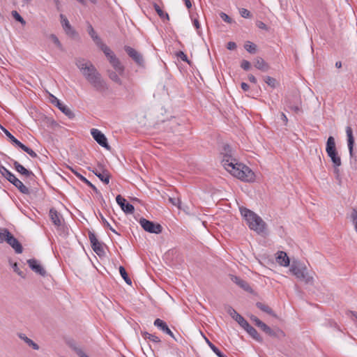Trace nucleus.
<instances>
[{"label": "nucleus", "instance_id": "64", "mask_svg": "<svg viewBox=\"0 0 357 357\" xmlns=\"http://www.w3.org/2000/svg\"><path fill=\"white\" fill-rule=\"evenodd\" d=\"M153 340L155 342H160V340L157 337H155V338H153Z\"/></svg>", "mask_w": 357, "mask_h": 357}, {"label": "nucleus", "instance_id": "56", "mask_svg": "<svg viewBox=\"0 0 357 357\" xmlns=\"http://www.w3.org/2000/svg\"><path fill=\"white\" fill-rule=\"evenodd\" d=\"M281 117L282 121L284 122V124H287L288 121L287 116L284 113H282Z\"/></svg>", "mask_w": 357, "mask_h": 357}, {"label": "nucleus", "instance_id": "48", "mask_svg": "<svg viewBox=\"0 0 357 357\" xmlns=\"http://www.w3.org/2000/svg\"><path fill=\"white\" fill-rule=\"evenodd\" d=\"M257 26L260 29L266 30L267 26L261 21L257 22Z\"/></svg>", "mask_w": 357, "mask_h": 357}, {"label": "nucleus", "instance_id": "47", "mask_svg": "<svg viewBox=\"0 0 357 357\" xmlns=\"http://www.w3.org/2000/svg\"><path fill=\"white\" fill-rule=\"evenodd\" d=\"M351 218L355 225L356 221H357V211L354 209L351 214Z\"/></svg>", "mask_w": 357, "mask_h": 357}, {"label": "nucleus", "instance_id": "10", "mask_svg": "<svg viewBox=\"0 0 357 357\" xmlns=\"http://www.w3.org/2000/svg\"><path fill=\"white\" fill-rule=\"evenodd\" d=\"M116 201L117 204L120 206L121 208L126 213L132 214L134 212V206L132 204L128 203L126 199L123 198L121 195H117L116 197Z\"/></svg>", "mask_w": 357, "mask_h": 357}, {"label": "nucleus", "instance_id": "2", "mask_svg": "<svg viewBox=\"0 0 357 357\" xmlns=\"http://www.w3.org/2000/svg\"><path fill=\"white\" fill-rule=\"evenodd\" d=\"M77 66L81 70L83 75L89 82L97 90L101 91L105 89V84L102 79L100 75L98 73L93 65L84 59H79L76 63Z\"/></svg>", "mask_w": 357, "mask_h": 357}, {"label": "nucleus", "instance_id": "25", "mask_svg": "<svg viewBox=\"0 0 357 357\" xmlns=\"http://www.w3.org/2000/svg\"><path fill=\"white\" fill-rule=\"evenodd\" d=\"M231 280L234 283H236L237 285H238L240 287L245 290H248L250 289L249 284L245 280L241 279L237 276L231 275Z\"/></svg>", "mask_w": 357, "mask_h": 357}, {"label": "nucleus", "instance_id": "36", "mask_svg": "<svg viewBox=\"0 0 357 357\" xmlns=\"http://www.w3.org/2000/svg\"><path fill=\"white\" fill-rule=\"evenodd\" d=\"M257 307L260 309L261 310L268 313V314H272V310L266 305H264L261 303H257Z\"/></svg>", "mask_w": 357, "mask_h": 357}, {"label": "nucleus", "instance_id": "15", "mask_svg": "<svg viewBox=\"0 0 357 357\" xmlns=\"http://www.w3.org/2000/svg\"><path fill=\"white\" fill-rule=\"evenodd\" d=\"M125 50L137 63L141 65L143 63L142 56L137 50L129 46H126Z\"/></svg>", "mask_w": 357, "mask_h": 357}, {"label": "nucleus", "instance_id": "23", "mask_svg": "<svg viewBox=\"0 0 357 357\" xmlns=\"http://www.w3.org/2000/svg\"><path fill=\"white\" fill-rule=\"evenodd\" d=\"M53 98L54 100H52V102L56 103V105L62 112H63L67 116H70L72 114L71 110L68 107L61 103L56 98Z\"/></svg>", "mask_w": 357, "mask_h": 357}, {"label": "nucleus", "instance_id": "55", "mask_svg": "<svg viewBox=\"0 0 357 357\" xmlns=\"http://www.w3.org/2000/svg\"><path fill=\"white\" fill-rule=\"evenodd\" d=\"M241 89L245 91H247L248 89H249V86L248 84L245 83V82H242L241 83Z\"/></svg>", "mask_w": 357, "mask_h": 357}, {"label": "nucleus", "instance_id": "1", "mask_svg": "<svg viewBox=\"0 0 357 357\" xmlns=\"http://www.w3.org/2000/svg\"><path fill=\"white\" fill-rule=\"evenodd\" d=\"M225 169L234 177L245 182H254L256 176L254 172L243 163L238 162L235 158L226 155L222 160Z\"/></svg>", "mask_w": 357, "mask_h": 357}, {"label": "nucleus", "instance_id": "58", "mask_svg": "<svg viewBox=\"0 0 357 357\" xmlns=\"http://www.w3.org/2000/svg\"><path fill=\"white\" fill-rule=\"evenodd\" d=\"M54 3H55V6L58 10H60V1L59 0H53Z\"/></svg>", "mask_w": 357, "mask_h": 357}, {"label": "nucleus", "instance_id": "50", "mask_svg": "<svg viewBox=\"0 0 357 357\" xmlns=\"http://www.w3.org/2000/svg\"><path fill=\"white\" fill-rule=\"evenodd\" d=\"M13 270L15 272H16L19 275L24 277L22 272L20 271L17 263H15L13 266Z\"/></svg>", "mask_w": 357, "mask_h": 357}, {"label": "nucleus", "instance_id": "5", "mask_svg": "<svg viewBox=\"0 0 357 357\" xmlns=\"http://www.w3.org/2000/svg\"><path fill=\"white\" fill-rule=\"evenodd\" d=\"M289 271L305 284H312L314 283L313 275L308 273L307 266L303 264L294 261L290 266Z\"/></svg>", "mask_w": 357, "mask_h": 357}, {"label": "nucleus", "instance_id": "18", "mask_svg": "<svg viewBox=\"0 0 357 357\" xmlns=\"http://www.w3.org/2000/svg\"><path fill=\"white\" fill-rule=\"evenodd\" d=\"M109 63L113 66L114 70L119 73V75L122 76L124 73V66L121 63L119 59L115 56L110 59Z\"/></svg>", "mask_w": 357, "mask_h": 357}, {"label": "nucleus", "instance_id": "59", "mask_svg": "<svg viewBox=\"0 0 357 357\" xmlns=\"http://www.w3.org/2000/svg\"><path fill=\"white\" fill-rule=\"evenodd\" d=\"M194 25L197 29L199 28V23L197 20H194Z\"/></svg>", "mask_w": 357, "mask_h": 357}, {"label": "nucleus", "instance_id": "54", "mask_svg": "<svg viewBox=\"0 0 357 357\" xmlns=\"http://www.w3.org/2000/svg\"><path fill=\"white\" fill-rule=\"evenodd\" d=\"M248 79L250 82L256 84L257 83V79L253 75H248Z\"/></svg>", "mask_w": 357, "mask_h": 357}, {"label": "nucleus", "instance_id": "22", "mask_svg": "<svg viewBox=\"0 0 357 357\" xmlns=\"http://www.w3.org/2000/svg\"><path fill=\"white\" fill-rule=\"evenodd\" d=\"M14 167L15 170L20 174L24 175L26 177L32 175V172L26 169L23 165H20L18 162L15 161L14 162Z\"/></svg>", "mask_w": 357, "mask_h": 357}, {"label": "nucleus", "instance_id": "21", "mask_svg": "<svg viewBox=\"0 0 357 357\" xmlns=\"http://www.w3.org/2000/svg\"><path fill=\"white\" fill-rule=\"evenodd\" d=\"M60 17H61V22L62 26H63V29L65 30V31L66 32V33L67 34H73V30L68 19L62 14L60 15Z\"/></svg>", "mask_w": 357, "mask_h": 357}, {"label": "nucleus", "instance_id": "31", "mask_svg": "<svg viewBox=\"0 0 357 357\" xmlns=\"http://www.w3.org/2000/svg\"><path fill=\"white\" fill-rule=\"evenodd\" d=\"M20 337L27 344L34 349H38V346L34 343L31 339L28 338L23 334L20 335Z\"/></svg>", "mask_w": 357, "mask_h": 357}, {"label": "nucleus", "instance_id": "14", "mask_svg": "<svg viewBox=\"0 0 357 357\" xmlns=\"http://www.w3.org/2000/svg\"><path fill=\"white\" fill-rule=\"evenodd\" d=\"M275 260L282 266L287 267L289 266L290 260L285 252L278 251L275 254Z\"/></svg>", "mask_w": 357, "mask_h": 357}, {"label": "nucleus", "instance_id": "62", "mask_svg": "<svg viewBox=\"0 0 357 357\" xmlns=\"http://www.w3.org/2000/svg\"><path fill=\"white\" fill-rule=\"evenodd\" d=\"M79 356H80L81 357H88V356H87L85 354H84L83 352H80Z\"/></svg>", "mask_w": 357, "mask_h": 357}, {"label": "nucleus", "instance_id": "39", "mask_svg": "<svg viewBox=\"0 0 357 357\" xmlns=\"http://www.w3.org/2000/svg\"><path fill=\"white\" fill-rule=\"evenodd\" d=\"M12 15L17 21L20 22L22 24H25V21L16 10L12 11Z\"/></svg>", "mask_w": 357, "mask_h": 357}, {"label": "nucleus", "instance_id": "53", "mask_svg": "<svg viewBox=\"0 0 357 357\" xmlns=\"http://www.w3.org/2000/svg\"><path fill=\"white\" fill-rule=\"evenodd\" d=\"M51 39L52 40V41L57 45V46H60L61 44H60V42L58 39V38L56 36H55L54 35H52L51 36Z\"/></svg>", "mask_w": 357, "mask_h": 357}, {"label": "nucleus", "instance_id": "13", "mask_svg": "<svg viewBox=\"0 0 357 357\" xmlns=\"http://www.w3.org/2000/svg\"><path fill=\"white\" fill-rule=\"evenodd\" d=\"M345 130L347 138V146L349 151V155L351 157H352L354 154V137L353 135V130L350 126H347Z\"/></svg>", "mask_w": 357, "mask_h": 357}, {"label": "nucleus", "instance_id": "3", "mask_svg": "<svg viewBox=\"0 0 357 357\" xmlns=\"http://www.w3.org/2000/svg\"><path fill=\"white\" fill-rule=\"evenodd\" d=\"M239 210L243 220L251 230L259 234L266 231V222L257 213L245 207H240Z\"/></svg>", "mask_w": 357, "mask_h": 357}, {"label": "nucleus", "instance_id": "32", "mask_svg": "<svg viewBox=\"0 0 357 357\" xmlns=\"http://www.w3.org/2000/svg\"><path fill=\"white\" fill-rule=\"evenodd\" d=\"M245 49L250 53H255L257 50V46L250 41H247L244 45Z\"/></svg>", "mask_w": 357, "mask_h": 357}, {"label": "nucleus", "instance_id": "63", "mask_svg": "<svg viewBox=\"0 0 357 357\" xmlns=\"http://www.w3.org/2000/svg\"><path fill=\"white\" fill-rule=\"evenodd\" d=\"M354 229H355L356 232L357 233V220L355 222Z\"/></svg>", "mask_w": 357, "mask_h": 357}, {"label": "nucleus", "instance_id": "49", "mask_svg": "<svg viewBox=\"0 0 357 357\" xmlns=\"http://www.w3.org/2000/svg\"><path fill=\"white\" fill-rule=\"evenodd\" d=\"M227 47L229 50H234L236 48V44L234 42H229L227 45Z\"/></svg>", "mask_w": 357, "mask_h": 357}, {"label": "nucleus", "instance_id": "28", "mask_svg": "<svg viewBox=\"0 0 357 357\" xmlns=\"http://www.w3.org/2000/svg\"><path fill=\"white\" fill-rule=\"evenodd\" d=\"M1 130L5 133V135L9 138V139L11 141L13 144L15 145L19 146L22 144L18 139H17L8 130H6L5 128L1 126Z\"/></svg>", "mask_w": 357, "mask_h": 357}, {"label": "nucleus", "instance_id": "11", "mask_svg": "<svg viewBox=\"0 0 357 357\" xmlns=\"http://www.w3.org/2000/svg\"><path fill=\"white\" fill-rule=\"evenodd\" d=\"M27 264H29L30 268L36 273L41 276H45L46 275L45 268L38 260L35 259H30L27 260Z\"/></svg>", "mask_w": 357, "mask_h": 357}, {"label": "nucleus", "instance_id": "4", "mask_svg": "<svg viewBox=\"0 0 357 357\" xmlns=\"http://www.w3.org/2000/svg\"><path fill=\"white\" fill-rule=\"evenodd\" d=\"M326 151L333 162L335 174L337 176H339V167L342 165V160L336 149L335 139L332 136H330L327 139Z\"/></svg>", "mask_w": 357, "mask_h": 357}, {"label": "nucleus", "instance_id": "8", "mask_svg": "<svg viewBox=\"0 0 357 357\" xmlns=\"http://www.w3.org/2000/svg\"><path fill=\"white\" fill-rule=\"evenodd\" d=\"M91 134L93 139L98 143L101 146L109 149L110 146L107 143V139L105 135L96 128H92L91 130Z\"/></svg>", "mask_w": 357, "mask_h": 357}, {"label": "nucleus", "instance_id": "27", "mask_svg": "<svg viewBox=\"0 0 357 357\" xmlns=\"http://www.w3.org/2000/svg\"><path fill=\"white\" fill-rule=\"evenodd\" d=\"M249 335H250L254 339L257 340H260V335L257 333V330L251 326L249 324H248V326H245L243 328Z\"/></svg>", "mask_w": 357, "mask_h": 357}, {"label": "nucleus", "instance_id": "57", "mask_svg": "<svg viewBox=\"0 0 357 357\" xmlns=\"http://www.w3.org/2000/svg\"><path fill=\"white\" fill-rule=\"evenodd\" d=\"M185 4L188 8H190L192 7V3L190 0H185Z\"/></svg>", "mask_w": 357, "mask_h": 357}, {"label": "nucleus", "instance_id": "52", "mask_svg": "<svg viewBox=\"0 0 357 357\" xmlns=\"http://www.w3.org/2000/svg\"><path fill=\"white\" fill-rule=\"evenodd\" d=\"M169 202H170L171 203H172L174 205H175V206H178L179 207V204H180V203H181L180 199H173V198H169Z\"/></svg>", "mask_w": 357, "mask_h": 357}, {"label": "nucleus", "instance_id": "43", "mask_svg": "<svg viewBox=\"0 0 357 357\" xmlns=\"http://www.w3.org/2000/svg\"><path fill=\"white\" fill-rule=\"evenodd\" d=\"M8 233L10 232L6 229H4L3 231H0V242L6 241Z\"/></svg>", "mask_w": 357, "mask_h": 357}, {"label": "nucleus", "instance_id": "6", "mask_svg": "<svg viewBox=\"0 0 357 357\" xmlns=\"http://www.w3.org/2000/svg\"><path fill=\"white\" fill-rule=\"evenodd\" d=\"M0 173L8 181L13 183L21 192L24 194L29 193V191L28 188L26 187L21 181L17 178L16 176L6 167L1 166Z\"/></svg>", "mask_w": 357, "mask_h": 357}, {"label": "nucleus", "instance_id": "9", "mask_svg": "<svg viewBox=\"0 0 357 357\" xmlns=\"http://www.w3.org/2000/svg\"><path fill=\"white\" fill-rule=\"evenodd\" d=\"M93 172L105 184H108L109 183V173L107 169H104L102 166L99 165L97 167H96L93 170Z\"/></svg>", "mask_w": 357, "mask_h": 357}, {"label": "nucleus", "instance_id": "34", "mask_svg": "<svg viewBox=\"0 0 357 357\" xmlns=\"http://www.w3.org/2000/svg\"><path fill=\"white\" fill-rule=\"evenodd\" d=\"M108 75H109V78L114 82L118 83L119 84H121V79L119 77V75L117 72L116 73L112 72V71L109 72Z\"/></svg>", "mask_w": 357, "mask_h": 357}, {"label": "nucleus", "instance_id": "20", "mask_svg": "<svg viewBox=\"0 0 357 357\" xmlns=\"http://www.w3.org/2000/svg\"><path fill=\"white\" fill-rule=\"evenodd\" d=\"M254 65L256 68L264 72H266L269 69L268 64L261 57L256 58Z\"/></svg>", "mask_w": 357, "mask_h": 357}, {"label": "nucleus", "instance_id": "16", "mask_svg": "<svg viewBox=\"0 0 357 357\" xmlns=\"http://www.w3.org/2000/svg\"><path fill=\"white\" fill-rule=\"evenodd\" d=\"M6 241L15 249L17 253L22 252V245L10 233H8Z\"/></svg>", "mask_w": 357, "mask_h": 357}, {"label": "nucleus", "instance_id": "33", "mask_svg": "<svg viewBox=\"0 0 357 357\" xmlns=\"http://www.w3.org/2000/svg\"><path fill=\"white\" fill-rule=\"evenodd\" d=\"M19 148L22 149L24 151L27 153L31 157H32V158H36L37 157V154H36V153L35 151H33L30 148L26 146L22 143L19 146Z\"/></svg>", "mask_w": 357, "mask_h": 357}, {"label": "nucleus", "instance_id": "44", "mask_svg": "<svg viewBox=\"0 0 357 357\" xmlns=\"http://www.w3.org/2000/svg\"><path fill=\"white\" fill-rule=\"evenodd\" d=\"M220 15V17L222 18V20H224L225 22H226L227 23H231L232 20H231V17L229 15H227L226 13H221Z\"/></svg>", "mask_w": 357, "mask_h": 357}, {"label": "nucleus", "instance_id": "29", "mask_svg": "<svg viewBox=\"0 0 357 357\" xmlns=\"http://www.w3.org/2000/svg\"><path fill=\"white\" fill-rule=\"evenodd\" d=\"M206 342L208 345L212 349V351L218 356V357H227L225 356L213 344H212L206 337H205Z\"/></svg>", "mask_w": 357, "mask_h": 357}, {"label": "nucleus", "instance_id": "12", "mask_svg": "<svg viewBox=\"0 0 357 357\" xmlns=\"http://www.w3.org/2000/svg\"><path fill=\"white\" fill-rule=\"evenodd\" d=\"M89 238L93 251L98 255H101L103 252V248L102 246V244L98 240L95 234L89 232Z\"/></svg>", "mask_w": 357, "mask_h": 357}, {"label": "nucleus", "instance_id": "46", "mask_svg": "<svg viewBox=\"0 0 357 357\" xmlns=\"http://www.w3.org/2000/svg\"><path fill=\"white\" fill-rule=\"evenodd\" d=\"M177 56L179 57L182 61L189 63L186 54L183 52H178L176 54Z\"/></svg>", "mask_w": 357, "mask_h": 357}, {"label": "nucleus", "instance_id": "42", "mask_svg": "<svg viewBox=\"0 0 357 357\" xmlns=\"http://www.w3.org/2000/svg\"><path fill=\"white\" fill-rule=\"evenodd\" d=\"M250 63L247 60H243L241 63V67L245 70H248L250 68Z\"/></svg>", "mask_w": 357, "mask_h": 357}, {"label": "nucleus", "instance_id": "17", "mask_svg": "<svg viewBox=\"0 0 357 357\" xmlns=\"http://www.w3.org/2000/svg\"><path fill=\"white\" fill-rule=\"evenodd\" d=\"M154 325L158 327L159 329L165 332V333L170 335L172 337L174 338V335L172 331L169 328L167 324L160 319H156L154 321Z\"/></svg>", "mask_w": 357, "mask_h": 357}, {"label": "nucleus", "instance_id": "37", "mask_svg": "<svg viewBox=\"0 0 357 357\" xmlns=\"http://www.w3.org/2000/svg\"><path fill=\"white\" fill-rule=\"evenodd\" d=\"M264 81L265 82L270 86H271L272 88H275V85H276V80L275 79L270 77V76H266L265 78H264Z\"/></svg>", "mask_w": 357, "mask_h": 357}, {"label": "nucleus", "instance_id": "30", "mask_svg": "<svg viewBox=\"0 0 357 357\" xmlns=\"http://www.w3.org/2000/svg\"><path fill=\"white\" fill-rule=\"evenodd\" d=\"M89 35L91 36V37L93 38V40H94V42L97 44V45H99V43H101V40L100 39V38L96 35L93 28L90 25L89 26Z\"/></svg>", "mask_w": 357, "mask_h": 357}, {"label": "nucleus", "instance_id": "26", "mask_svg": "<svg viewBox=\"0 0 357 357\" xmlns=\"http://www.w3.org/2000/svg\"><path fill=\"white\" fill-rule=\"evenodd\" d=\"M98 45L100 47L101 50L104 52V54H105V56H107V58L109 61L116 56L114 54V52L110 50V48L109 47H107V45H104L102 42H101V43H99V45Z\"/></svg>", "mask_w": 357, "mask_h": 357}, {"label": "nucleus", "instance_id": "38", "mask_svg": "<svg viewBox=\"0 0 357 357\" xmlns=\"http://www.w3.org/2000/svg\"><path fill=\"white\" fill-rule=\"evenodd\" d=\"M70 170L72 171V172L74 173V174L78 178H79L82 181L84 182L85 183L89 185H92V184L84 177L82 175H81L79 173H78L77 172H76L75 170H74L73 169L70 168Z\"/></svg>", "mask_w": 357, "mask_h": 357}, {"label": "nucleus", "instance_id": "7", "mask_svg": "<svg viewBox=\"0 0 357 357\" xmlns=\"http://www.w3.org/2000/svg\"><path fill=\"white\" fill-rule=\"evenodd\" d=\"M139 222L142 227L147 232L158 234L162 231V227L160 224L154 223L145 218H141Z\"/></svg>", "mask_w": 357, "mask_h": 357}, {"label": "nucleus", "instance_id": "51", "mask_svg": "<svg viewBox=\"0 0 357 357\" xmlns=\"http://www.w3.org/2000/svg\"><path fill=\"white\" fill-rule=\"evenodd\" d=\"M263 331H264L266 333H271L272 331L269 326H268L266 324L262 326V328H261Z\"/></svg>", "mask_w": 357, "mask_h": 357}, {"label": "nucleus", "instance_id": "41", "mask_svg": "<svg viewBox=\"0 0 357 357\" xmlns=\"http://www.w3.org/2000/svg\"><path fill=\"white\" fill-rule=\"evenodd\" d=\"M240 14L244 18H249L251 17L250 12L246 8H241L240 10Z\"/></svg>", "mask_w": 357, "mask_h": 357}, {"label": "nucleus", "instance_id": "40", "mask_svg": "<svg viewBox=\"0 0 357 357\" xmlns=\"http://www.w3.org/2000/svg\"><path fill=\"white\" fill-rule=\"evenodd\" d=\"M251 320L257 326L261 328L262 326H264V323L259 320L257 317L252 316L250 317Z\"/></svg>", "mask_w": 357, "mask_h": 357}, {"label": "nucleus", "instance_id": "24", "mask_svg": "<svg viewBox=\"0 0 357 357\" xmlns=\"http://www.w3.org/2000/svg\"><path fill=\"white\" fill-rule=\"evenodd\" d=\"M231 315L243 328H244L245 326H248V322L241 314L237 313L234 310H232Z\"/></svg>", "mask_w": 357, "mask_h": 357}, {"label": "nucleus", "instance_id": "61", "mask_svg": "<svg viewBox=\"0 0 357 357\" xmlns=\"http://www.w3.org/2000/svg\"><path fill=\"white\" fill-rule=\"evenodd\" d=\"M335 66H336L337 68H341V66H342V63H341V62H340V61H337V62H336V63H335Z\"/></svg>", "mask_w": 357, "mask_h": 357}, {"label": "nucleus", "instance_id": "35", "mask_svg": "<svg viewBox=\"0 0 357 357\" xmlns=\"http://www.w3.org/2000/svg\"><path fill=\"white\" fill-rule=\"evenodd\" d=\"M119 272L122 278L126 282V283L130 284L132 282L131 280L129 278L126 269L123 266L119 267Z\"/></svg>", "mask_w": 357, "mask_h": 357}, {"label": "nucleus", "instance_id": "45", "mask_svg": "<svg viewBox=\"0 0 357 357\" xmlns=\"http://www.w3.org/2000/svg\"><path fill=\"white\" fill-rule=\"evenodd\" d=\"M155 10L157 12V13L159 15L160 17H163L165 15L164 12L162 10V9L160 8V6L157 4L154 6ZM165 15L168 17V15L166 13Z\"/></svg>", "mask_w": 357, "mask_h": 357}, {"label": "nucleus", "instance_id": "19", "mask_svg": "<svg viewBox=\"0 0 357 357\" xmlns=\"http://www.w3.org/2000/svg\"><path fill=\"white\" fill-rule=\"evenodd\" d=\"M50 217L54 225L59 227L61 225L62 217L54 208L50 210Z\"/></svg>", "mask_w": 357, "mask_h": 357}, {"label": "nucleus", "instance_id": "60", "mask_svg": "<svg viewBox=\"0 0 357 357\" xmlns=\"http://www.w3.org/2000/svg\"><path fill=\"white\" fill-rule=\"evenodd\" d=\"M106 223H107V227H108L109 228V229L111 231H112L114 233L116 234V231H115V229H113L107 222H106Z\"/></svg>", "mask_w": 357, "mask_h": 357}]
</instances>
